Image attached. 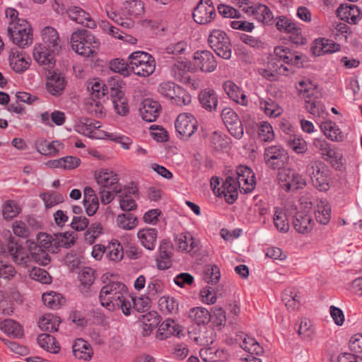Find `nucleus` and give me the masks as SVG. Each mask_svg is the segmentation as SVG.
I'll list each match as a JSON object with an SVG mask.
<instances>
[{"instance_id": "obj_60", "label": "nucleus", "mask_w": 362, "mask_h": 362, "mask_svg": "<svg viewBox=\"0 0 362 362\" xmlns=\"http://www.w3.org/2000/svg\"><path fill=\"white\" fill-rule=\"evenodd\" d=\"M178 106L187 105L191 103L192 97L189 93L181 86L178 88L173 98L170 99Z\"/></svg>"}, {"instance_id": "obj_63", "label": "nucleus", "mask_w": 362, "mask_h": 362, "mask_svg": "<svg viewBox=\"0 0 362 362\" xmlns=\"http://www.w3.org/2000/svg\"><path fill=\"white\" fill-rule=\"evenodd\" d=\"M282 301L289 310H295L300 307V296L297 294L293 295L292 292L285 291L282 295Z\"/></svg>"}, {"instance_id": "obj_2", "label": "nucleus", "mask_w": 362, "mask_h": 362, "mask_svg": "<svg viewBox=\"0 0 362 362\" xmlns=\"http://www.w3.org/2000/svg\"><path fill=\"white\" fill-rule=\"evenodd\" d=\"M305 171L310 177L313 186L319 191L326 192L329 189V170L323 162L310 160L306 166Z\"/></svg>"}, {"instance_id": "obj_50", "label": "nucleus", "mask_w": 362, "mask_h": 362, "mask_svg": "<svg viewBox=\"0 0 362 362\" xmlns=\"http://www.w3.org/2000/svg\"><path fill=\"white\" fill-rule=\"evenodd\" d=\"M117 223L119 228L124 230H132L138 223L137 218L132 214H122L117 216Z\"/></svg>"}, {"instance_id": "obj_41", "label": "nucleus", "mask_w": 362, "mask_h": 362, "mask_svg": "<svg viewBox=\"0 0 362 362\" xmlns=\"http://www.w3.org/2000/svg\"><path fill=\"white\" fill-rule=\"evenodd\" d=\"M39 345L49 352L57 354L60 351V346L55 338L49 334H40L37 337Z\"/></svg>"}, {"instance_id": "obj_28", "label": "nucleus", "mask_w": 362, "mask_h": 362, "mask_svg": "<svg viewBox=\"0 0 362 362\" xmlns=\"http://www.w3.org/2000/svg\"><path fill=\"white\" fill-rule=\"evenodd\" d=\"M246 12L251 13L257 21L264 24H270L274 19L272 11L264 4H258L248 6Z\"/></svg>"}, {"instance_id": "obj_25", "label": "nucleus", "mask_w": 362, "mask_h": 362, "mask_svg": "<svg viewBox=\"0 0 362 362\" xmlns=\"http://www.w3.org/2000/svg\"><path fill=\"white\" fill-rule=\"evenodd\" d=\"M198 98L202 107L208 112L215 111L218 103V97L216 91L205 88L200 91Z\"/></svg>"}, {"instance_id": "obj_22", "label": "nucleus", "mask_w": 362, "mask_h": 362, "mask_svg": "<svg viewBox=\"0 0 362 362\" xmlns=\"http://www.w3.org/2000/svg\"><path fill=\"white\" fill-rule=\"evenodd\" d=\"M182 332V327L175 320L167 319L159 326L156 332V338L160 340H163L173 335L180 337Z\"/></svg>"}, {"instance_id": "obj_11", "label": "nucleus", "mask_w": 362, "mask_h": 362, "mask_svg": "<svg viewBox=\"0 0 362 362\" xmlns=\"http://www.w3.org/2000/svg\"><path fill=\"white\" fill-rule=\"evenodd\" d=\"M242 192L243 189L232 176H227L222 182L221 185L217 189V196L223 197L228 204H233L238 196V189Z\"/></svg>"}, {"instance_id": "obj_51", "label": "nucleus", "mask_w": 362, "mask_h": 362, "mask_svg": "<svg viewBox=\"0 0 362 362\" xmlns=\"http://www.w3.org/2000/svg\"><path fill=\"white\" fill-rule=\"evenodd\" d=\"M317 209L315 211L316 220L323 225L329 223L331 218V207L328 204H325L321 202L320 204H317Z\"/></svg>"}, {"instance_id": "obj_62", "label": "nucleus", "mask_w": 362, "mask_h": 362, "mask_svg": "<svg viewBox=\"0 0 362 362\" xmlns=\"http://www.w3.org/2000/svg\"><path fill=\"white\" fill-rule=\"evenodd\" d=\"M20 212L18 204L12 200L6 201L2 207V214L5 219H12Z\"/></svg>"}, {"instance_id": "obj_54", "label": "nucleus", "mask_w": 362, "mask_h": 362, "mask_svg": "<svg viewBox=\"0 0 362 362\" xmlns=\"http://www.w3.org/2000/svg\"><path fill=\"white\" fill-rule=\"evenodd\" d=\"M180 87L172 81H164L159 84L158 87V92L164 98L171 99L175 94V92Z\"/></svg>"}, {"instance_id": "obj_42", "label": "nucleus", "mask_w": 362, "mask_h": 362, "mask_svg": "<svg viewBox=\"0 0 362 362\" xmlns=\"http://www.w3.org/2000/svg\"><path fill=\"white\" fill-rule=\"evenodd\" d=\"M42 299L45 305L54 310L59 308L66 302V299L61 293L54 291L44 293Z\"/></svg>"}, {"instance_id": "obj_26", "label": "nucleus", "mask_w": 362, "mask_h": 362, "mask_svg": "<svg viewBox=\"0 0 362 362\" xmlns=\"http://www.w3.org/2000/svg\"><path fill=\"white\" fill-rule=\"evenodd\" d=\"M67 14L69 17L78 24H81L89 28H94L95 23L91 19L89 13L78 6H71L68 8Z\"/></svg>"}, {"instance_id": "obj_19", "label": "nucleus", "mask_w": 362, "mask_h": 362, "mask_svg": "<svg viewBox=\"0 0 362 362\" xmlns=\"http://www.w3.org/2000/svg\"><path fill=\"white\" fill-rule=\"evenodd\" d=\"M54 54H57V53H53L46 46H35L33 49L34 59L40 65L44 66L48 71H50L54 67Z\"/></svg>"}, {"instance_id": "obj_6", "label": "nucleus", "mask_w": 362, "mask_h": 362, "mask_svg": "<svg viewBox=\"0 0 362 362\" xmlns=\"http://www.w3.org/2000/svg\"><path fill=\"white\" fill-rule=\"evenodd\" d=\"M8 37L20 47H25L33 43V32L30 25L25 20H18L7 28Z\"/></svg>"}, {"instance_id": "obj_57", "label": "nucleus", "mask_w": 362, "mask_h": 362, "mask_svg": "<svg viewBox=\"0 0 362 362\" xmlns=\"http://www.w3.org/2000/svg\"><path fill=\"white\" fill-rule=\"evenodd\" d=\"M315 88V85L309 80L300 81L296 86L299 95L304 98H310L313 95Z\"/></svg>"}, {"instance_id": "obj_27", "label": "nucleus", "mask_w": 362, "mask_h": 362, "mask_svg": "<svg viewBox=\"0 0 362 362\" xmlns=\"http://www.w3.org/2000/svg\"><path fill=\"white\" fill-rule=\"evenodd\" d=\"M223 88L230 99L235 103L246 106L248 100L244 92L232 81L223 83Z\"/></svg>"}, {"instance_id": "obj_34", "label": "nucleus", "mask_w": 362, "mask_h": 362, "mask_svg": "<svg viewBox=\"0 0 362 362\" xmlns=\"http://www.w3.org/2000/svg\"><path fill=\"white\" fill-rule=\"evenodd\" d=\"M194 341L200 346H209L212 344L216 339V332L212 327H199L197 333L193 337Z\"/></svg>"}, {"instance_id": "obj_23", "label": "nucleus", "mask_w": 362, "mask_h": 362, "mask_svg": "<svg viewBox=\"0 0 362 362\" xmlns=\"http://www.w3.org/2000/svg\"><path fill=\"white\" fill-rule=\"evenodd\" d=\"M42 40L47 48L50 49L53 53L58 54L61 50L62 45L57 30L52 27H46L42 30Z\"/></svg>"}, {"instance_id": "obj_38", "label": "nucleus", "mask_w": 362, "mask_h": 362, "mask_svg": "<svg viewBox=\"0 0 362 362\" xmlns=\"http://www.w3.org/2000/svg\"><path fill=\"white\" fill-rule=\"evenodd\" d=\"M0 329L8 335L21 338L23 335L21 325L11 319L4 320L0 325Z\"/></svg>"}, {"instance_id": "obj_30", "label": "nucleus", "mask_w": 362, "mask_h": 362, "mask_svg": "<svg viewBox=\"0 0 362 362\" xmlns=\"http://www.w3.org/2000/svg\"><path fill=\"white\" fill-rule=\"evenodd\" d=\"M110 95L116 112L121 116H126L129 113V106L124 93L118 88H112Z\"/></svg>"}, {"instance_id": "obj_46", "label": "nucleus", "mask_w": 362, "mask_h": 362, "mask_svg": "<svg viewBox=\"0 0 362 362\" xmlns=\"http://www.w3.org/2000/svg\"><path fill=\"white\" fill-rule=\"evenodd\" d=\"M59 317L53 315L43 316L39 322V327L42 331L57 332L59 326Z\"/></svg>"}, {"instance_id": "obj_32", "label": "nucleus", "mask_w": 362, "mask_h": 362, "mask_svg": "<svg viewBox=\"0 0 362 362\" xmlns=\"http://www.w3.org/2000/svg\"><path fill=\"white\" fill-rule=\"evenodd\" d=\"M158 231L155 228H145L139 230L137 237L141 244L147 250H153L157 239Z\"/></svg>"}, {"instance_id": "obj_7", "label": "nucleus", "mask_w": 362, "mask_h": 362, "mask_svg": "<svg viewBox=\"0 0 362 362\" xmlns=\"http://www.w3.org/2000/svg\"><path fill=\"white\" fill-rule=\"evenodd\" d=\"M208 42L218 57L224 59H230L231 43L226 33L220 30H214L209 36Z\"/></svg>"}, {"instance_id": "obj_31", "label": "nucleus", "mask_w": 362, "mask_h": 362, "mask_svg": "<svg viewBox=\"0 0 362 362\" xmlns=\"http://www.w3.org/2000/svg\"><path fill=\"white\" fill-rule=\"evenodd\" d=\"M37 245H35V250H47L51 253H57L58 252L57 245L59 242H57L55 234L53 235L40 233L37 235Z\"/></svg>"}, {"instance_id": "obj_33", "label": "nucleus", "mask_w": 362, "mask_h": 362, "mask_svg": "<svg viewBox=\"0 0 362 362\" xmlns=\"http://www.w3.org/2000/svg\"><path fill=\"white\" fill-rule=\"evenodd\" d=\"M73 354L78 359L90 360L93 354L90 344L82 339H77L73 345Z\"/></svg>"}, {"instance_id": "obj_37", "label": "nucleus", "mask_w": 362, "mask_h": 362, "mask_svg": "<svg viewBox=\"0 0 362 362\" xmlns=\"http://www.w3.org/2000/svg\"><path fill=\"white\" fill-rule=\"evenodd\" d=\"M87 90L91 97L98 99L103 98L107 93V87L103 81L99 78H94L87 83Z\"/></svg>"}, {"instance_id": "obj_64", "label": "nucleus", "mask_w": 362, "mask_h": 362, "mask_svg": "<svg viewBox=\"0 0 362 362\" xmlns=\"http://www.w3.org/2000/svg\"><path fill=\"white\" fill-rule=\"evenodd\" d=\"M298 333L305 339H311L314 335V329L311 322L307 319L301 320Z\"/></svg>"}, {"instance_id": "obj_10", "label": "nucleus", "mask_w": 362, "mask_h": 362, "mask_svg": "<svg viewBox=\"0 0 362 362\" xmlns=\"http://www.w3.org/2000/svg\"><path fill=\"white\" fill-rule=\"evenodd\" d=\"M277 179L281 188L286 192L302 189L306 185L303 175L289 170H280L277 175Z\"/></svg>"}, {"instance_id": "obj_14", "label": "nucleus", "mask_w": 362, "mask_h": 362, "mask_svg": "<svg viewBox=\"0 0 362 362\" xmlns=\"http://www.w3.org/2000/svg\"><path fill=\"white\" fill-rule=\"evenodd\" d=\"M236 182L243 189L244 193L251 192L255 187L256 181L253 171L247 166L240 165L236 168Z\"/></svg>"}, {"instance_id": "obj_8", "label": "nucleus", "mask_w": 362, "mask_h": 362, "mask_svg": "<svg viewBox=\"0 0 362 362\" xmlns=\"http://www.w3.org/2000/svg\"><path fill=\"white\" fill-rule=\"evenodd\" d=\"M263 156L266 165L273 170H283L289 159L287 151L280 145L265 148Z\"/></svg>"}, {"instance_id": "obj_24", "label": "nucleus", "mask_w": 362, "mask_h": 362, "mask_svg": "<svg viewBox=\"0 0 362 362\" xmlns=\"http://www.w3.org/2000/svg\"><path fill=\"white\" fill-rule=\"evenodd\" d=\"M341 46L332 40L318 38L315 40L311 49L313 54L320 56L325 54H332L339 51Z\"/></svg>"}, {"instance_id": "obj_55", "label": "nucleus", "mask_w": 362, "mask_h": 362, "mask_svg": "<svg viewBox=\"0 0 362 362\" xmlns=\"http://www.w3.org/2000/svg\"><path fill=\"white\" fill-rule=\"evenodd\" d=\"M189 69V63L187 61L176 60L170 66L171 74L176 80H180L183 74Z\"/></svg>"}, {"instance_id": "obj_5", "label": "nucleus", "mask_w": 362, "mask_h": 362, "mask_svg": "<svg viewBox=\"0 0 362 362\" xmlns=\"http://www.w3.org/2000/svg\"><path fill=\"white\" fill-rule=\"evenodd\" d=\"M126 286L119 281H110L102 287L100 292V304L109 310L114 308V303L127 296Z\"/></svg>"}, {"instance_id": "obj_40", "label": "nucleus", "mask_w": 362, "mask_h": 362, "mask_svg": "<svg viewBox=\"0 0 362 362\" xmlns=\"http://www.w3.org/2000/svg\"><path fill=\"white\" fill-rule=\"evenodd\" d=\"M189 317L198 325H200L208 323L211 318V315L204 308L195 307L189 310Z\"/></svg>"}, {"instance_id": "obj_52", "label": "nucleus", "mask_w": 362, "mask_h": 362, "mask_svg": "<svg viewBox=\"0 0 362 362\" xmlns=\"http://www.w3.org/2000/svg\"><path fill=\"white\" fill-rule=\"evenodd\" d=\"M307 111L315 117H323L327 115L323 104L317 100H305Z\"/></svg>"}, {"instance_id": "obj_21", "label": "nucleus", "mask_w": 362, "mask_h": 362, "mask_svg": "<svg viewBox=\"0 0 362 362\" xmlns=\"http://www.w3.org/2000/svg\"><path fill=\"white\" fill-rule=\"evenodd\" d=\"M161 110V105L158 102L146 99L139 108V113L142 119L148 122H154L159 116Z\"/></svg>"}, {"instance_id": "obj_3", "label": "nucleus", "mask_w": 362, "mask_h": 362, "mask_svg": "<svg viewBox=\"0 0 362 362\" xmlns=\"http://www.w3.org/2000/svg\"><path fill=\"white\" fill-rule=\"evenodd\" d=\"M129 66L132 72L139 76L147 77L152 74L156 68L153 57L145 52H134L129 57Z\"/></svg>"}, {"instance_id": "obj_49", "label": "nucleus", "mask_w": 362, "mask_h": 362, "mask_svg": "<svg viewBox=\"0 0 362 362\" xmlns=\"http://www.w3.org/2000/svg\"><path fill=\"white\" fill-rule=\"evenodd\" d=\"M106 255L110 260L120 261L124 256L122 245L117 240L110 243L106 247Z\"/></svg>"}, {"instance_id": "obj_56", "label": "nucleus", "mask_w": 362, "mask_h": 362, "mask_svg": "<svg viewBox=\"0 0 362 362\" xmlns=\"http://www.w3.org/2000/svg\"><path fill=\"white\" fill-rule=\"evenodd\" d=\"M284 31L289 33L292 35L291 36H290V38L291 41L295 44L305 43V39L301 35V29L291 21L289 23H288V25Z\"/></svg>"}, {"instance_id": "obj_45", "label": "nucleus", "mask_w": 362, "mask_h": 362, "mask_svg": "<svg viewBox=\"0 0 362 362\" xmlns=\"http://www.w3.org/2000/svg\"><path fill=\"white\" fill-rule=\"evenodd\" d=\"M29 57H24L21 54L9 56V64L11 69L16 73H21L27 70L30 65Z\"/></svg>"}, {"instance_id": "obj_15", "label": "nucleus", "mask_w": 362, "mask_h": 362, "mask_svg": "<svg viewBox=\"0 0 362 362\" xmlns=\"http://www.w3.org/2000/svg\"><path fill=\"white\" fill-rule=\"evenodd\" d=\"M194 65L204 72H212L217 62L214 54L208 50H198L194 54Z\"/></svg>"}, {"instance_id": "obj_29", "label": "nucleus", "mask_w": 362, "mask_h": 362, "mask_svg": "<svg viewBox=\"0 0 362 362\" xmlns=\"http://www.w3.org/2000/svg\"><path fill=\"white\" fill-rule=\"evenodd\" d=\"M172 245L166 240H163L159 247V255L156 258V264L159 269L164 270L171 266Z\"/></svg>"}, {"instance_id": "obj_17", "label": "nucleus", "mask_w": 362, "mask_h": 362, "mask_svg": "<svg viewBox=\"0 0 362 362\" xmlns=\"http://www.w3.org/2000/svg\"><path fill=\"white\" fill-rule=\"evenodd\" d=\"M292 225L298 233L307 234L313 229L315 221L310 213L298 211L293 218Z\"/></svg>"}, {"instance_id": "obj_18", "label": "nucleus", "mask_w": 362, "mask_h": 362, "mask_svg": "<svg viewBox=\"0 0 362 362\" xmlns=\"http://www.w3.org/2000/svg\"><path fill=\"white\" fill-rule=\"evenodd\" d=\"M337 17L349 24H357L362 18V12L354 4H341L337 9Z\"/></svg>"}, {"instance_id": "obj_44", "label": "nucleus", "mask_w": 362, "mask_h": 362, "mask_svg": "<svg viewBox=\"0 0 362 362\" xmlns=\"http://www.w3.org/2000/svg\"><path fill=\"white\" fill-rule=\"evenodd\" d=\"M322 158L327 161H329L332 166L336 169H339L342 165L341 158L342 156L337 152V151L332 148L331 145L325 148L320 153Z\"/></svg>"}, {"instance_id": "obj_39", "label": "nucleus", "mask_w": 362, "mask_h": 362, "mask_svg": "<svg viewBox=\"0 0 362 362\" xmlns=\"http://www.w3.org/2000/svg\"><path fill=\"white\" fill-rule=\"evenodd\" d=\"M60 146L61 144L58 141L49 142L44 140L36 143V149L42 155L54 156L59 154L58 147Z\"/></svg>"}, {"instance_id": "obj_16", "label": "nucleus", "mask_w": 362, "mask_h": 362, "mask_svg": "<svg viewBox=\"0 0 362 362\" xmlns=\"http://www.w3.org/2000/svg\"><path fill=\"white\" fill-rule=\"evenodd\" d=\"M97 183L102 188H111L112 192L117 194L122 192L118 185V177L113 171L102 169L98 171L95 175Z\"/></svg>"}, {"instance_id": "obj_12", "label": "nucleus", "mask_w": 362, "mask_h": 362, "mask_svg": "<svg viewBox=\"0 0 362 362\" xmlns=\"http://www.w3.org/2000/svg\"><path fill=\"white\" fill-rule=\"evenodd\" d=\"M195 22L199 24H206L215 18L216 10L211 0H201L194 8L192 13Z\"/></svg>"}, {"instance_id": "obj_4", "label": "nucleus", "mask_w": 362, "mask_h": 362, "mask_svg": "<svg viewBox=\"0 0 362 362\" xmlns=\"http://www.w3.org/2000/svg\"><path fill=\"white\" fill-rule=\"evenodd\" d=\"M274 53L276 59H272V61L269 62L268 66L269 69H273V71L276 73L284 74L285 72V74H286V72L289 71V69L282 64L280 65L276 64V62H274V59L279 62L282 61L284 64L288 65H295L298 67L301 66L302 63L300 62L301 57L292 52L287 47H276L274 48Z\"/></svg>"}, {"instance_id": "obj_53", "label": "nucleus", "mask_w": 362, "mask_h": 362, "mask_svg": "<svg viewBox=\"0 0 362 362\" xmlns=\"http://www.w3.org/2000/svg\"><path fill=\"white\" fill-rule=\"evenodd\" d=\"M57 242H59L57 245V250L59 247H64L65 248H69L75 243L76 238V234L74 232H66L64 233H56L55 234Z\"/></svg>"}, {"instance_id": "obj_58", "label": "nucleus", "mask_w": 362, "mask_h": 362, "mask_svg": "<svg viewBox=\"0 0 362 362\" xmlns=\"http://www.w3.org/2000/svg\"><path fill=\"white\" fill-rule=\"evenodd\" d=\"M258 136L264 142L272 141L274 139V133L271 124L267 122L260 123L258 129Z\"/></svg>"}, {"instance_id": "obj_35", "label": "nucleus", "mask_w": 362, "mask_h": 362, "mask_svg": "<svg viewBox=\"0 0 362 362\" xmlns=\"http://www.w3.org/2000/svg\"><path fill=\"white\" fill-rule=\"evenodd\" d=\"M100 127L98 121L83 118L76 126V131L88 137H95V131Z\"/></svg>"}, {"instance_id": "obj_59", "label": "nucleus", "mask_w": 362, "mask_h": 362, "mask_svg": "<svg viewBox=\"0 0 362 362\" xmlns=\"http://www.w3.org/2000/svg\"><path fill=\"white\" fill-rule=\"evenodd\" d=\"M273 219L275 227L278 230L283 233L288 230L289 224L286 216L281 211H279L278 208H276Z\"/></svg>"}, {"instance_id": "obj_13", "label": "nucleus", "mask_w": 362, "mask_h": 362, "mask_svg": "<svg viewBox=\"0 0 362 362\" xmlns=\"http://www.w3.org/2000/svg\"><path fill=\"white\" fill-rule=\"evenodd\" d=\"M6 248L12 260L17 264L27 267L34 257L33 253H32V255H30L28 251L25 247L13 240L8 242Z\"/></svg>"}, {"instance_id": "obj_20", "label": "nucleus", "mask_w": 362, "mask_h": 362, "mask_svg": "<svg viewBox=\"0 0 362 362\" xmlns=\"http://www.w3.org/2000/svg\"><path fill=\"white\" fill-rule=\"evenodd\" d=\"M50 76H47L46 89L52 95H61L66 87V81L61 73L55 71H49Z\"/></svg>"}, {"instance_id": "obj_1", "label": "nucleus", "mask_w": 362, "mask_h": 362, "mask_svg": "<svg viewBox=\"0 0 362 362\" xmlns=\"http://www.w3.org/2000/svg\"><path fill=\"white\" fill-rule=\"evenodd\" d=\"M70 40L72 49L78 54L86 57L97 54L100 45L99 40L85 29L74 32Z\"/></svg>"}, {"instance_id": "obj_48", "label": "nucleus", "mask_w": 362, "mask_h": 362, "mask_svg": "<svg viewBox=\"0 0 362 362\" xmlns=\"http://www.w3.org/2000/svg\"><path fill=\"white\" fill-rule=\"evenodd\" d=\"M95 279V270L90 267H84L78 274V280L81 282V290L83 291L88 288Z\"/></svg>"}, {"instance_id": "obj_47", "label": "nucleus", "mask_w": 362, "mask_h": 362, "mask_svg": "<svg viewBox=\"0 0 362 362\" xmlns=\"http://www.w3.org/2000/svg\"><path fill=\"white\" fill-rule=\"evenodd\" d=\"M240 347L250 354L260 356L264 353V349L257 341L251 337L247 336L240 344Z\"/></svg>"}, {"instance_id": "obj_43", "label": "nucleus", "mask_w": 362, "mask_h": 362, "mask_svg": "<svg viewBox=\"0 0 362 362\" xmlns=\"http://www.w3.org/2000/svg\"><path fill=\"white\" fill-rule=\"evenodd\" d=\"M286 144L287 146L298 154H303L305 153L308 149L307 142L305 139L296 134L290 135L286 139Z\"/></svg>"}, {"instance_id": "obj_61", "label": "nucleus", "mask_w": 362, "mask_h": 362, "mask_svg": "<svg viewBox=\"0 0 362 362\" xmlns=\"http://www.w3.org/2000/svg\"><path fill=\"white\" fill-rule=\"evenodd\" d=\"M259 107L264 110L267 115L270 117H277L280 115V110L278 105L273 100L269 99V100H262L259 101Z\"/></svg>"}, {"instance_id": "obj_36", "label": "nucleus", "mask_w": 362, "mask_h": 362, "mask_svg": "<svg viewBox=\"0 0 362 362\" xmlns=\"http://www.w3.org/2000/svg\"><path fill=\"white\" fill-rule=\"evenodd\" d=\"M320 129L325 135L333 141H341L343 140V134L339 128L332 121L321 122Z\"/></svg>"}, {"instance_id": "obj_9", "label": "nucleus", "mask_w": 362, "mask_h": 362, "mask_svg": "<svg viewBox=\"0 0 362 362\" xmlns=\"http://www.w3.org/2000/svg\"><path fill=\"white\" fill-rule=\"evenodd\" d=\"M175 127L178 137L183 140H187L197 132L198 122L192 114L181 113L175 122Z\"/></svg>"}]
</instances>
